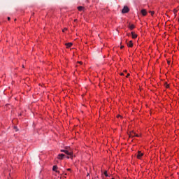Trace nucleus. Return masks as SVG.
<instances>
[{
	"instance_id": "7ed1b4c3",
	"label": "nucleus",
	"mask_w": 179,
	"mask_h": 179,
	"mask_svg": "<svg viewBox=\"0 0 179 179\" xmlns=\"http://www.w3.org/2000/svg\"><path fill=\"white\" fill-rule=\"evenodd\" d=\"M129 11V8L127 6H124L123 9L122 10V13H127Z\"/></svg>"
},
{
	"instance_id": "aec40b11",
	"label": "nucleus",
	"mask_w": 179,
	"mask_h": 179,
	"mask_svg": "<svg viewBox=\"0 0 179 179\" xmlns=\"http://www.w3.org/2000/svg\"><path fill=\"white\" fill-rule=\"evenodd\" d=\"M120 75H121V76H124V73H121Z\"/></svg>"
},
{
	"instance_id": "4468645a",
	"label": "nucleus",
	"mask_w": 179,
	"mask_h": 179,
	"mask_svg": "<svg viewBox=\"0 0 179 179\" xmlns=\"http://www.w3.org/2000/svg\"><path fill=\"white\" fill-rule=\"evenodd\" d=\"M73 156V153L72 155H68V156L66 157V158H67V159L72 158Z\"/></svg>"
},
{
	"instance_id": "b1692460",
	"label": "nucleus",
	"mask_w": 179,
	"mask_h": 179,
	"mask_svg": "<svg viewBox=\"0 0 179 179\" xmlns=\"http://www.w3.org/2000/svg\"><path fill=\"white\" fill-rule=\"evenodd\" d=\"M14 128H15V129H17V127H15Z\"/></svg>"
},
{
	"instance_id": "f3484780",
	"label": "nucleus",
	"mask_w": 179,
	"mask_h": 179,
	"mask_svg": "<svg viewBox=\"0 0 179 179\" xmlns=\"http://www.w3.org/2000/svg\"><path fill=\"white\" fill-rule=\"evenodd\" d=\"M67 30V28H64L63 30H62V31L63 32H65V31H66Z\"/></svg>"
},
{
	"instance_id": "1a4fd4ad",
	"label": "nucleus",
	"mask_w": 179,
	"mask_h": 179,
	"mask_svg": "<svg viewBox=\"0 0 179 179\" xmlns=\"http://www.w3.org/2000/svg\"><path fill=\"white\" fill-rule=\"evenodd\" d=\"M132 38H137L138 35L136 34H134L133 31L131 32Z\"/></svg>"
},
{
	"instance_id": "9b49d317",
	"label": "nucleus",
	"mask_w": 179,
	"mask_h": 179,
	"mask_svg": "<svg viewBox=\"0 0 179 179\" xmlns=\"http://www.w3.org/2000/svg\"><path fill=\"white\" fill-rule=\"evenodd\" d=\"M84 8H84L83 6H79V7H78V9L79 11L83 10Z\"/></svg>"
},
{
	"instance_id": "f257e3e1",
	"label": "nucleus",
	"mask_w": 179,
	"mask_h": 179,
	"mask_svg": "<svg viewBox=\"0 0 179 179\" xmlns=\"http://www.w3.org/2000/svg\"><path fill=\"white\" fill-rule=\"evenodd\" d=\"M129 138H133L135 137L139 138L140 136L138 134H136L134 131H131L130 132V134H129Z\"/></svg>"
},
{
	"instance_id": "dca6fc26",
	"label": "nucleus",
	"mask_w": 179,
	"mask_h": 179,
	"mask_svg": "<svg viewBox=\"0 0 179 179\" xmlns=\"http://www.w3.org/2000/svg\"><path fill=\"white\" fill-rule=\"evenodd\" d=\"M166 87L168 89L169 87H170V85L166 83Z\"/></svg>"
},
{
	"instance_id": "423d86ee",
	"label": "nucleus",
	"mask_w": 179,
	"mask_h": 179,
	"mask_svg": "<svg viewBox=\"0 0 179 179\" xmlns=\"http://www.w3.org/2000/svg\"><path fill=\"white\" fill-rule=\"evenodd\" d=\"M141 14H143V16H146V15H147V11L145 9L141 10Z\"/></svg>"
},
{
	"instance_id": "f03ea898",
	"label": "nucleus",
	"mask_w": 179,
	"mask_h": 179,
	"mask_svg": "<svg viewBox=\"0 0 179 179\" xmlns=\"http://www.w3.org/2000/svg\"><path fill=\"white\" fill-rule=\"evenodd\" d=\"M61 152H64L67 156L73 155V152L69 151V150H61Z\"/></svg>"
},
{
	"instance_id": "4be33fe9",
	"label": "nucleus",
	"mask_w": 179,
	"mask_h": 179,
	"mask_svg": "<svg viewBox=\"0 0 179 179\" xmlns=\"http://www.w3.org/2000/svg\"><path fill=\"white\" fill-rule=\"evenodd\" d=\"M124 48V46H120V49H123Z\"/></svg>"
},
{
	"instance_id": "5701e85b",
	"label": "nucleus",
	"mask_w": 179,
	"mask_h": 179,
	"mask_svg": "<svg viewBox=\"0 0 179 179\" xmlns=\"http://www.w3.org/2000/svg\"><path fill=\"white\" fill-rule=\"evenodd\" d=\"M80 64H82V62H79Z\"/></svg>"
},
{
	"instance_id": "39448f33",
	"label": "nucleus",
	"mask_w": 179,
	"mask_h": 179,
	"mask_svg": "<svg viewBox=\"0 0 179 179\" xmlns=\"http://www.w3.org/2000/svg\"><path fill=\"white\" fill-rule=\"evenodd\" d=\"M58 169L57 166V165H54L52 166V171L56 172V173H59L58 171H57V169Z\"/></svg>"
},
{
	"instance_id": "393cba45",
	"label": "nucleus",
	"mask_w": 179,
	"mask_h": 179,
	"mask_svg": "<svg viewBox=\"0 0 179 179\" xmlns=\"http://www.w3.org/2000/svg\"><path fill=\"white\" fill-rule=\"evenodd\" d=\"M112 179H114V178H112Z\"/></svg>"
},
{
	"instance_id": "ddd939ff",
	"label": "nucleus",
	"mask_w": 179,
	"mask_h": 179,
	"mask_svg": "<svg viewBox=\"0 0 179 179\" xmlns=\"http://www.w3.org/2000/svg\"><path fill=\"white\" fill-rule=\"evenodd\" d=\"M103 174L105 175L106 177H108V174L107 171H105Z\"/></svg>"
},
{
	"instance_id": "f8f14e48",
	"label": "nucleus",
	"mask_w": 179,
	"mask_h": 179,
	"mask_svg": "<svg viewBox=\"0 0 179 179\" xmlns=\"http://www.w3.org/2000/svg\"><path fill=\"white\" fill-rule=\"evenodd\" d=\"M134 28H135V26L133 25V24L130 25V27H129V29H130L131 30L134 29Z\"/></svg>"
},
{
	"instance_id": "a211bd4d",
	"label": "nucleus",
	"mask_w": 179,
	"mask_h": 179,
	"mask_svg": "<svg viewBox=\"0 0 179 179\" xmlns=\"http://www.w3.org/2000/svg\"><path fill=\"white\" fill-rule=\"evenodd\" d=\"M67 171H71V169H67Z\"/></svg>"
},
{
	"instance_id": "6e6552de",
	"label": "nucleus",
	"mask_w": 179,
	"mask_h": 179,
	"mask_svg": "<svg viewBox=\"0 0 179 179\" xmlns=\"http://www.w3.org/2000/svg\"><path fill=\"white\" fill-rule=\"evenodd\" d=\"M64 157H65V155L64 154H59L57 157L59 159H63Z\"/></svg>"
},
{
	"instance_id": "6ab92c4d",
	"label": "nucleus",
	"mask_w": 179,
	"mask_h": 179,
	"mask_svg": "<svg viewBox=\"0 0 179 179\" xmlns=\"http://www.w3.org/2000/svg\"><path fill=\"white\" fill-rule=\"evenodd\" d=\"M130 76L129 73L127 74V76H126V78H128Z\"/></svg>"
},
{
	"instance_id": "9d476101",
	"label": "nucleus",
	"mask_w": 179,
	"mask_h": 179,
	"mask_svg": "<svg viewBox=\"0 0 179 179\" xmlns=\"http://www.w3.org/2000/svg\"><path fill=\"white\" fill-rule=\"evenodd\" d=\"M127 45H128L129 47H130V48H132V47H133V43H132V41H129V42L127 43Z\"/></svg>"
},
{
	"instance_id": "0eeeda50",
	"label": "nucleus",
	"mask_w": 179,
	"mask_h": 179,
	"mask_svg": "<svg viewBox=\"0 0 179 179\" xmlns=\"http://www.w3.org/2000/svg\"><path fill=\"white\" fill-rule=\"evenodd\" d=\"M65 45H66V48L69 49L73 45V43H66Z\"/></svg>"
},
{
	"instance_id": "412c9836",
	"label": "nucleus",
	"mask_w": 179,
	"mask_h": 179,
	"mask_svg": "<svg viewBox=\"0 0 179 179\" xmlns=\"http://www.w3.org/2000/svg\"><path fill=\"white\" fill-rule=\"evenodd\" d=\"M8 20H10V17H8Z\"/></svg>"
},
{
	"instance_id": "2eb2a0df",
	"label": "nucleus",
	"mask_w": 179,
	"mask_h": 179,
	"mask_svg": "<svg viewBox=\"0 0 179 179\" xmlns=\"http://www.w3.org/2000/svg\"><path fill=\"white\" fill-rule=\"evenodd\" d=\"M150 13H151V15L153 16L154 14H155V12L154 11H150Z\"/></svg>"
},
{
	"instance_id": "20e7f679",
	"label": "nucleus",
	"mask_w": 179,
	"mask_h": 179,
	"mask_svg": "<svg viewBox=\"0 0 179 179\" xmlns=\"http://www.w3.org/2000/svg\"><path fill=\"white\" fill-rule=\"evenodd\" d=\"M142 156H143V153H142L141 151H138L137 158L141 159Z\"/></svg>"
}]
</instances>
